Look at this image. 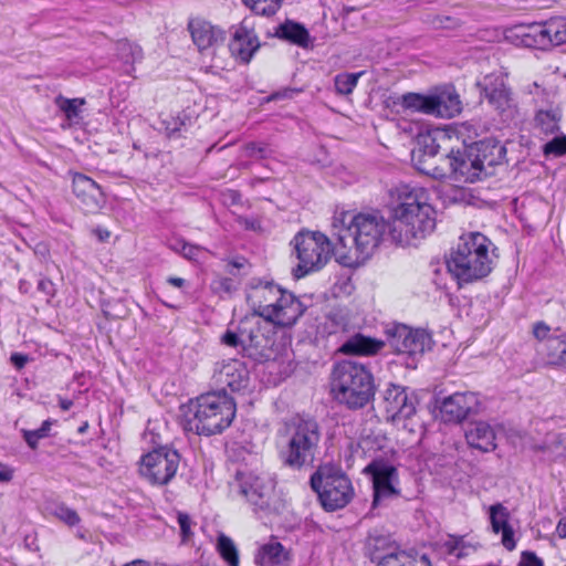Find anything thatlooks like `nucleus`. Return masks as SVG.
<instances>
[{"label":"nucleus","instance_id":"f257e3e1","mask_svg":"<svg viewBox=\"0 0 566 566\" xmlns=\"http://www.w3.org/2000/svg\"><path fill=\"white\" fill-rule=\"evenodd\" d=\"M388 224L389 220L378 211L336 214L333 219L336 261L347 268L361 265L380 244Z\"/></svg>","mask_w":566,"mask_h":566},{"label":"nucleus","instance_id":"f03ea898","mask_svg":"<svg viewBox=\"0 0 566 566\" xmlns=\"http://www.w3.org/2000/svg\"><path fill=\"white\" fill-rule=\"evenodd\" d=\"M436 211L428 203L422 188L405 187L398 203L391 209L388 235L400 245H417L436 228Z\"/></svg>","mask_w":566,"mask_h":566},{"label":"nucleus","instance_id":"7ed1b4c3","mask_svg":"<svg viewBox=\"0 0 566 566\" xmlns=\"http://www.w3.org/2000/svg\"><path fill=\"white\" fill-rule=\"evenodd\" d=\"M494 245L480 232L460 237L447 258V268L459 285L486 277L494 266Z\"/></svg>","mask_w":566,"mask_h":566},{"label":"nucleus","instance_id":"20e7f679","mask_svg":"<svg viewBox=\"0 0 566 566\" xmlns=\"http://www.w3.org/2000/svg\"><path fill=\"white\" fill-rule=\"evenodd\" d=\"M247 302L255 315L280 327L293 326L306 310L293 293L270 281L253 280Z\"/></svg>","mask_w":566,"mask_h":566},{"label":"nucleus","instance_id":"39448f33","mask_svg":"<svg viewBox=\"0 0 566 566\" xmlns=\"http://www.w3.org/2000/svg\"><path fill=\"white\" fill-rule=\"evenodd\" d=\"M322 438L321 427L312 418L294 417L284 423L277 436L279 458L292 470L312 468Z\"/></svg>","mask_w":566,"mask_h":566},{"label":"nucleus","instance_id":"423d86ee","mask_svg":"<svg viewBox=\"0 0 566 566\" xmlns=\"http://www.w3.org/2000/svg\"><path fill=\"white\" fill-rule=\"evenodd\" d=\"M235 402L223 390L199 396L184 417L182 426L198 436H213L227 429L235 417Z\"/></svg>","mask_w":566,"mask_h":566},{"label":"nucleus","instance_id":"0eeeda50","mask_svg":"<svg viewBox=\"0 0 566 566\" xmlns=\"http://www.w3.org/2000/svg\"><path fill=\"white\" fill-rule=\"evenodd\" d=\"M331 394L348 409H360L375 395L373 375L363 364L340 361L334 366L331 375Z\"/></svg>","mask_w":566,"mask_h":566},{"label":"nucleus","instance_id":"6e6552de","mask_svg":"<svg viewBox=\"0 0 566 566\" xmlns=\"http://www.w3.org/2000/svg\"><path fill=\"white\" fill-rule=\"evenodd\" d=\"M291 244L298 263L292 270L295 279H302L310 273L323 269L329 261L332 254L335 255V244L322 232L302 230L292 240Z\"/></svg>","mask_w":566,"mask_h":566},{"label":"nucleus","instance_id":"1a4fd4ad","mask_svg":"<svg viewBox=\"0 0 566 566\" xmlns=\"http://www.w3.org/2000/svg\"><path fill=\"white\" fill-rule=\"evenodd\" d=\"M311 486L317 493L324 510L334 512L345 507L354 496L349 478L338 468L321 465L311 476Z\"/></svg>","mask_w":566,"mask_h":566},{"label":"nucleus","instance_id":"9d476101","mask_svg":"<svg viewBox=\"0 0 566 566\" xmlns=\"http://www.w3.org/2000/svg\"><path fill=\"white\" fill-rule=\"evenodd\" d=\"M417 402L416 395L412 391L409 394L402 386L391 384L384 394L387 419L412 434L422 430V422L417 416Z\"/></svg>","mask_w":566,"mask_h":566},{"label":"nucleus","instance_id":"9b49d317","mask_svg":"<svg viewBox=\"0 0 566 566\" xmlns=\"http://www.w3.org/2000/svg\"><path fill=\"white\" fill-rule=\"evenodd\" d=\"M397 103L405 109L442 118H452L461 112V101L453 88H444L430 95L407 93Z\"/></svg>","mask_w":566,"mask_h":566},{"label":"nucleus","instance_id":"f8f14e48","mask_svg":"<svg viewBox=\"0 0 566 566\" xmlns=\"http://www.w3.org/2000/svg\"><path fill=\"white\" fill-rule=\"evenodd\" d=\"M180 464V454L168 447H159L145 454L140 460L139 472L154 485H166L176 475Z\"/></svg>","mask_w":566,"mask_h":566},{"label":"nucleus","instance_id":"ddd939ff","mask_svg":"<svg viewBox=\"0 0 566 566\" xmlns=\"http://www.w3.org/2000/svg\"><path fill=\"white\" fill-rule=\"evenodd\" d=\"M233 488L255 510H266L273 496L275 480L266 472L238 471Z\"/></svg>","mask_w":566,"mask_h":566},{"label":"nucleus","instance_id":"4468645a","mask_svg":"<svg viewBox=\"0 0 566 566\" xmlns=\"http://www.w3.org/2000/svg\"><path fill=\"white\" fill-rule=\"evenodd\" d=\"M526 46L547 50L566 42V18L553 17L543 22H535L525 28L521 33Z\"/></svg>","mask_w":566,"mask_h":566},{"label":"nucleus","instance_id":"2eb2a0df","mask_svg":"<svg viewBox=\"0 0 566 566\" xmlns=\"http://www.w3.org/2000/svg\"><path fill=\"white\" fill-rule=\"evenodd\" d=\"M387 343L397 354L415 356L431 348V335L424 329H412L403 324L386 328Z\"/></svg>","mask_w":566,"mask_h":566},{"label":"nucleus","instance_id":"dca6fc26","mask_svg":"<svg viewBox=\"0 0 566 566\" xmlns=\"http://www.w3.org/2000/svg\"><path fill=\"white\" fill-rule=\"evenodd\" d=\"M364 472L371 475L374 485V501L373 505L377 506L381 501L397 496L399 494L396 484L398 483L397 469L384 461L374 460L364 470Z\"/></svg>","mask_w":566,"mask_h":566},{"label":"nucleus","instance_id":"f3484780","mask_svg":"<svg viewBox=\"0 0 566 566\" xmlns=\"http://www.w3.org/2000/svg\"><path fill=\"white\" fill-rule=\"evenodd\" d=\"M447 164L448 177L455 182H475L484 178L481 167L471 156V147L468 146L463 150L451 151L442 159Z\"/></svg>","mask_w":566,"mask_h":566},{"label":"nucleus","instance_id":"a211bd4d","mask_svg":"<svg viewBox=\"0 0 566 566\" xmlns=\"http://www.w3.org/2000/svg\"><path fill=\"white\" fill-rule=\"evenodd\" d=\"M188 30L201 54L213 55L226 40V32L222 29L202 18L190 19Z\"/></svg>","mask_w":566,"mask_h":566},{"label":"nucleus","instance_id":"6ab92c4d","mask_svg":"<svg viewBox=\"0 0 566 566\" xmlns=\"http://www.w3.org/2000/svg\"><path fill=\"white\" fill-rule=\"evenodd\" d=\"M274 324L263 319L245 327V355L255 360L269 359L274 345Z\"/></svg>","mask_w":566,"mask_h":566},{"label":"nucleus","instance_id":"aec40b11","mask_svg":"<svg viewBox=\"0 0 566 566\" xmlns=\"http://www.w3.org/2000/svg\"><path fill=\"white\" fill-rule=\"evenodd\" d=\"M214 382L224 391H241L249 386L250 375L247 366L239 359H229L218 363L213 374Z\"/></svg>","mask_w":566,"mask_h":566},{"label":"nucleus","instance_id":"412c9836","mask_svg":"<svg viewBox=\"0 0 566 566\" xmlns=\"http://www.w3.org/2000/svg\"><path fill=\"white\" fill-rule=\"evenodd\" d=\"M483 96L500 113L512 114L515 102L501 74H490L479 83Z\"/></svg>","mask_w":566,"mask_h":566},{"label":"nucleus","instance_id":"4be33fe9","mask_svg":"<svg viewBox=\"0 0 566 566\" xmlns=\"http://www.w3.org/2000/svg\"><path fill=\"white\" fill-rule=\"evenodd\" d=\"M470 147L471 156L481 167L484 177L492 176L494 168L505 160L506 148L497 140L484 139L470 145Z\"/></svg>","mask_w":566,"mask_h":566},{"label":"nucleus","instance_id":"5701e85b","mask_svg":"<svg viewBox=\"0 0 566 566\" xmlns=\"http://www.w3.org/2000/svg\"><path fill=\"white\" fill-rule=\"evenodd\" d=\"M479 399L473 392H455L446 397L440 406L441 417L446 422H461L471 412L476 411Z\"/></svg>","mask_w":566,"mask_h":566},{"label":"nucleus","instance_id":"b1692460","mask_svg":"<svg viewBox=\"0 0 566 566\" xmlns=\"http://www.w3.org/2000/svg\"><path fill=\"white\" fill-rule=\"evenodd\" d=\"M73 192L87 212L99 210L105 202L101 187L83 174L73 177Z\"/></svg>","mask_w":566,"mask_h":566},{"label":"nucleus","instance_id":"393cba45","mask_svg":"<svg viewBox=\"0 0 566 566\" xmlns=\"http://www.w3.org/2000/svg\"><path fill=\"white\" fill-rule=\"evenodd\" d=\"M259 48L260 42L253 30H250L245 25L235 28L229 43V50L232 56L243 63H248Z\"/></svg>","mask_w":566,"mask_h":566},{"label":"nucleus","instance_id":"a878e982","mask_svg":"<svg viewBox=\"0 0 566 566\" xmlns=\"http://www.w3.org/2000/svg\"><path fill=\"white\" fill-rule=\"evenodd\" d=\"M465 440L471 448L482 452H491L496 449V433L494 428L485 421L469 423L465 430Z\"/></svg>","mask_w":566,"mask_h":566},{"label":"nucleus","instance_id":"bb28decb","mask_svg":"<svg viewBox=\"0 0 566 566\" xmlns=\"http://www.w3.org/2000/svg\"><path fill=\"white\" fill-rule=\"evenodd\" d=\"M489 512L492 531L496 534L501 532L503 546L507 551H513L516 544L514 539V531L509 523V510L502 503H496L490 506Z\"/></svg>","mask_w":566,"mask_h":566},{"label":"nucleus","instance_id":"cd10ccee","mask_svg":"<svg viewBox=\"0 0 566 566\" xmlns=\"http://www.w3.org/2000/svg\"><path fill=\"white\" fill-rule=\"evenodd\" d=\"M385 343L376 338L356 334L349 337L340 347L344 354L349 355H374L378 353Z\"/></svg>","mask_w":566,"mask_h":566},{"label":"nucleus","instance_id":"c85d7f7f","mask_svg":"<svg viewBox=\"0 0 566 566\" xmlns=\"http://www.w3.org/2000/svg\"><path fill=\"white\" fill-rule=\"evenodd\" d=\"M367 549L373 562H379L385 558L386 553H402L390 536L380 534H374L368 537Z\"/></svg>","mask_w":566,"mask_h":566},{"label":"nucleus","instance_id":"c756f323","mask_svg":"<svg viewBox=\"0 0 566 566\" xmlns=\"http://www.w3.org/2000/svg\"><path fill=\"white\" fill-rule=\"evenodd\" d=\"M285 559L286 553L279 542L262 545L254 557L255 563L261 566L281 565Z\"/></svg>","mask_w":566,"mask_h":566},{"label":"nucleus","instance_id":"7c9ffc66","mask_svg":"<svg viewBox=\"0 0 566 566\" xmlns=\"http://www.w3.org/2000/svg\"><path fill=\"white\" fill-rule=\"evenodd\" d=\"M277 34L291 43L307 48L310 42L308 31L300 23L286 21L281 24Z\"/></svg>","mask_w":566,"mask_h":566},{"label":"nucleus","instance_id":"2f4dec72","mask_svg":"<svg viewBox=\"0 0 566 566\" xmlns=\"http://www.w3.org/2000/svg\"><path fill=\"white\" fill-rule=\"evenodd\" d=\"M444 156L434 159L429 157L412 158L415 167L422 174H426L434 179H443L448 177V166L443 164L442 159Z\"/></svg>","mask_w":566,"mask_h":566},{"label":"nucleus","instance_id":"473e14b6","mask_svg":"<svg viewBox=\"0 0 566 566\" xmlns=\"http://www.w3.org/2000/svg\"><path fill=\"white\" fill-rule=\"evenodd\" d=\"M439 148L438 137L434 134L430 132L419 134L417 137V148L412 150V158L429 157V159H434L438 156Z\"/></svg>","mask_w":566,"mask_h":566},{"label":"nucleus","instance_id":"72a5a7b5","mask_svg":"<svg viewBox=\"0 0 566 566\" xmlns=\"http://www.w3.org/2000/svg\"><path fill=\"white\" fill-rule=\"evenodd\" d=\"M545 357L547 365L566 369V333H562V339L549 342V353Z\"/></svg>","mask_w":566,"mask_h":566},{"label":"nucleus","instance_id":"f704fd0d","mask_svg":"<svg viewBox=\"0 0 566 566\" xmlns=\"http://www.w3.org/2000/svg\"><path fill=\"white\" fill-rule=\"evenodd\" d=\"M85 103L84 98H66L61 95L55 98V105L65 114L70 124L78 123L81 107Z\"/></svg>","mask_w":566,"mask_h":566},{"label":"nucleus","instance_id":"c9c22d12","mask_svg":"<svg viewBox=\"0 0 566 566\" xmlns=\"http://www.w3.org/2000/svg\"><path fill=\"white\" fill-rule=\"evenodd\" d=\"M217 548L229 566H239V552L229 536L220 534L218 536Z\"/></svg>","mask_w":566,"mask_h":566},{"label":"nucleus","instance_id":"e433bc0d","mask_svg":"<svg viewBox=\"0 0 566 566\" xmlns=\"http://www.w3.org/2000/svg\"><path fill=\"white\" fill-rule=\"evenodd\" d=\"M117 55L126 64H134L143 60L142 48L128 40L117 42Z\"/></svg>","mask_w":566,"mask_h":566},{"label":"nucleus","instance_id":"4c0bfd02","mask_svg":"<svg viewBox=\"0 0 566 566\" xmlns=\"http://www.w3.org/2000/svg\"><path fill=\"white\" fill-rule=\"evenodd\" d=\"M363 74L364 72L337 74L334 77L335 92L338 95L352 94Z\"/></svg>","mask_w":566,"mask_h":566},{"label":"nucleus","instance_id":"58836bf2","mask_svg":"<svg viewBox=\"0 0 566 566\" xmlns=\"http://www.w3.org/2000/svg\"><path fill=\"white\" fill-rule=\"evenodd\" d=\"M536 126L546 135L559 130V116L553 111H539L535 117Z\"/></svg>","mask_w":566,"mask_h":566},{"label":"nucleus","instance_id":"ea45409f","mask_svg":"<svg viewBox=\"0 0 566 566\" xmlns=\"http://www.w3.org/2000/svg\"><path fill=\"white\" fill-rule=\"evenodd\" d=\"M243 2L260 15H273L281 6V0H243Z\"/></svg>","mask_w":566,"mask_h":566},{"label":"nucleus","instance_id":"a19ab883","mask_svg":"<svg viewBox=\"0 0 566 566\" xmlns=\"http://www.w3.org/2000/svg\"><path fill=\"white\" fill-rule=\"evenodd\" d=\"M272 149L265 143L250 142L242 146L244 157L252 159H265L272 155Z\"/></svg>","mask_w":566,"mask_h":566},{"label":"nucleus","instance_id":"79ce46f5","mask_svg":"<svg viewBox=\"0 0 566 566\" xmlns=\"http://www.w3.org/2000/svg\"><path fill=\"white\" fill-rule=\"evenodd\" d=\"M534 337L543 343V350L545 356L549 353V342L552 339H562V333L558 335L551 334V327L544 322H537L533 325Z\"/></svg>","mask_w":566,"mask_h":566},{"label":"nucleus","instance_id":"37998d69","mask_svg":"<svg viewBox=\"0 0 566 566\" xmlns=\"http://www.w3.org/2000/svg\"><path fill=\"white\" fill-rule=\"evenodd\" d=\"M51 426V421L45 420L41 427L35 430H23V438L27 444L33 450L36 449L39 441L49 436Z\"/></svg>","mask_w":566,"mask_h":566},{"label":"nucleus","instance_id":"c03bdc74","mask_svg":"<svg viewBox=\"0 0 566 566\" xmlns=\"http://www.w3.org/2000/svg\"><path fill=\"white\" fill-rule=\"evenodd\" d=\"M52 514L69 526H74L81 521L78 514L65 504H57Z\"/></svg>","mask_w":566,"mask_h":566},{"label":"nucleus","instance_id":"a18cd8bd","mask_svg":"<svg viewBox=\"0 0 566 566\" xmlns=\"http://www.w3.org/2000/svg\"><path fill=\"white\" fill-rule=\"evenodd\" d=\"M187 120L189 122L190 119L186 116H184V117L170 116L166 119H163V125L165 126V132H166L167 136H169V137L180 136L181 132L187 126Z\"/></svg>","mask_w":566,"mask_h":566},{"label":"nucleus","instance_id":"49530a36","mask_svg":"<svg viewBox=\"0 0 566 566\" xmlns=\"http://www.w3.org/2000/svg\"><path fill=\"white\" fill-rule=\"evenodd\" d=\"M545 156L560 157L566 155V136H556L543 146Z\"/></svg>","mask_w":566,"mask_h":566},{"label":"nucleus","instance_id":"de8ad7c7","mask_svg":"<svg viewBox=\"0 0 566 566\" xmlns=\"http://www.w3.org/2000/svg\"><path fill=\"white\" fill-rule=\"evenodd\" d=\"M245 327H242L239 329V333L227 331L222 337L221 340L224 345L233 348H241L242 352L245 354Z\"/></svg>","mask_w":566,"mask_h":566},{"label":"nucleus","instance_id":"09e8293b","mask_svg":"<svg viewBox=\"0 0 566 566\" xmlns=\"http://www.w3.org/2000/svg\"><path fill=\"white\" fill-rule=\"evenodd\" d=\"M177 522L180 527V535H181L182 543L190 541V538L193 536V532L191 530L193 522H192L191 517L187 513L178 512Z\"/></svg>","mask_w":566,"mask_h":566},{"label":"nucleus","instance_id":"8fccbe9b","mask_svg":"<svg viewBox=\"0 0 566 566\" xmlns=\"http://www.w3.org/2000/svg\"><path fill=\"white\" fill-rule=\"evenodd\" d=\"M408 556L405 552L399 554L386 553L385 558L377 562V566H406ZM410 566H413V560L410 558Z\"/></svg>","mask_w":566,"mask_h":566},{"label":"nucleus","instance_id":"3c124183","mask_svg":"<svg viewBox=\"0 0 566 566\" xmlns=\"http://www.w3.org/2000/svg\"><path fill=\"white\" fill-rule=\"evenodd\" d=\"M327 318L335 325V329L331 333L336 332L338 328L343 329L346 326L345 315L340 310L331 311L327 315Z\"/></svg>","mask_w":566,"mask_h":566},{"label":"nucleus","instance_id":"603ef678","mask_svg":"<svg viewBox=\"0 0 566 566\" xmlns=\"http://www.w3.org/2000/svg\"><path fill=\"white\" fill-rule=\"evenodd\" d=\"M518 566H544L543 560L533 552H523Z\"/></svg>","mask_w":566,"mask_h":566},{"label":"nucleus","instance_id":"864d4df0","mask_svg":"<svg viewBox=\"0 0 566 566\" xmlns=\"http://www.w3.org/2000/svg\"><path fill=\"white\" fill-rule=\"evenodd\" d=\"M248 261L243 256H238L228 261V272L232 275H235L241 269H244L248 265Z\"/></svg>","mask_w":566,"mask_h":566},{"label":"nucleus","instance_id":"5fc2aeb1","mask_svg":"<svg viewBox=\"0 0 566 566\" xmlns=\"http://www.w3.org/2000/svg\"><path fill=\"white\" fill-rule=\"evenodd\" d=\"M202 251V248H200L199 245H195V244H190L188 242H186V244H182V256L188 259V260H196L200 252Z\"/></svg>","mask_w":566,"mask_h":566},{"label":"nucleus","instance_id":"6e6d98bb","mask_svg":"<svg viewBox=\"0 0 566 566\" xmlns=\"http://www.w3.org/2000/svg\"><path fill=\"white\" fill-rule=\"evenodd\" d=\"M38 290L44 293L46 296L52 297L55 294L54 283L45 277L39 280Z\"/></svg>","mask_w":566,"mask_h":566},{"label":"nucleus","instance_id":"4d7b16f0","mask_svg":"<svg viewBox=\"0 0 566 566\" xmlns=\"http://www.w3.org/2000/svg\"><path fill=\"white\" fill-rule=\"evenodd\" d=\"M13 479V470L0 462V483L10 482Z\"/></svg>","mask_w":566,"mask_h":566},{"label":"nucleus","instance_id":"13d9d810","mask_svg":"<svg viewBox=\"0 0 566 566\" xmlns=\"http://www.w3.org/2000/svg\"><path fill=\"white\" fill-rule=\"evenodd\" d=\"M555 451L566 457V433L558 434L555 441Z\"/></svg>","mask_w":566,"mask_h":566},{"label":"nucleus","instance_id":"bf43d9fd","mask_svg":"<svg viewBox=\"0 0 566 566\" xmlns=\"http://www.w3.org/2000/svg\"><path fill=\"white\" fill-rule=\"evenodd\" d=\"M295 93H297L296 90L285 88V90L281 91V92L273 93L269 97V99L270 101H275V99H279V98H292Z\"/></svg>","mask_w":566,"mask_h":566},{"label":"nucleus","instance_id":"052dcab7","mask_svg":"<svg viewBox=\"0 0 566 566\" xmlns=\"http://www.w3.org/2000/svg\"><path fill=\"white\" fill-rule=\"evenodd\" d=\"M11 361L17 368H23L28 361V356L22 354H12Z\"/></svg>","mask_w":566,"mask_h":566},{"label":"nucleus","instance_id":"680f3d73","mask_svg":"<svg viewBox=\"0 0 566 566\" xmlns=\"http://www.w3.org/2000/svg\"><path fill=\"white\" fill-rule=\"evenodd\" d=\"M182 244H186L184 239H172L169 241V248L178 253L182 252Z\"/></svg>","mask_w":566,"mask_h":566},{"label":"nucleus","instance_id":"e2e57ef3","mask_svg":"<svg viewBox=\"0 0 566 566\" xmlns=\"http://www.w3.org/2000/svg\"><path fill=\"white\" fill-rule=\"evenodd\" d=\"M167 283L175 287L182 289L186 285V280L181 277L170 276L167 279Z\"/></svg>","mask_w":566,"mask_h":566},{"label":"nucleus","instance_id":"0e129e2a","mask_svg":"<svg viewBox=\"0 0 566 566\" xmlns=\"http://www.w3.org/2000/svg\"><path fill=\"white\" fill-rule=\"evenodd\" d=\"M556 532L559 537H566V520H560L557 524Z\"/></svg>","mask_w":566,"mask_h":566},{"label":"nucleus","instance_id":"69168bd1","mask_svg":"<svg viewBox=\"0 0 566 566\" xmlns=\"http://www.w3.org/2000/svg\"><path fill=\"white\" fill-rule=\"evenodd\" d=\"M59 406L62 410L67 411L73 406V401L70 399L61 398L59 401Z\"/></svg>","mask_w":566,"mask_h":566},{"label":"nucleus","instance_id":"338daca9","mask_svg":"<svg viewBox=\"0 0 566 566\" xmlns=\"http://www.w3.org/2000/svg\"><path fill=\"white\" fill-rule=\"evenodd\" d=\"M239 222L243 224L245 229H254V221L241 218Z\"/></svg>","mask_w":566,"mask_h":566},{"label":"nucleus","instance_id":"774afa93","mask_svg":"<svg viewBox=\"0 0 566 566\" xmlns=\"http://www.w3.org/2000/svg\"><path fill=\"white\" fill-rule=\"evenodd\" d=\"M98 235H99V239H101V240H104L105 238H108V237H109V232H108L107 230L99 231V232H98Z\"/></svg>","mask_w":566,"mask_h":566}]
</instances>
